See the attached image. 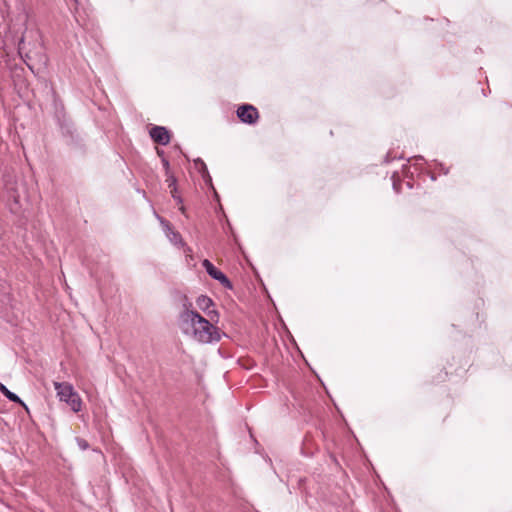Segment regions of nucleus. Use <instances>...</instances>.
<instances>
[{"label":"nucleus","mask_w":512,"mask_h":512,"mask_svg":"<svg viewBox=\"0 0 512 512\" xmlns=\"http://www.w3.org/2000/svg\"><path fill=\"white\" fill-rule=\"evenodd\" d=\"M215 321L205 318L189 306H184L179 314L178 326L189 340L199 344H212L220 341L221 331Z\"/></svg>","instance_id":"obj_1"},{"label":"nucleus","mask_w":512,"mask_h":512,"mask_svg":"<svg viewBox=\"0 0 512 512\" xmlns=\"http://www.w3.org/2000/svg\"><path fill=\"white\" fill-rule=\"evenodd\" d=\"M18 49L30 69L35 63H45L42 35L33 22H26Z\"/></svg>","instance_id":"obj_2"},{"label":"nucleus","mask_w":512,"mask_h":512,"mask_svg":"<svg viewBox=\"0 0 512 512\" xmlns=\"http://www.w3.org/2000/svg\"><path fill=\"white\" fill-rule=\"evenodd\" d=\"M54 388L60 402H64L75 413L82 410V399L72 384L69 382H54Z\"/></svg>","instance_id":"obj_3"},{"label":"nucleus","mask_w":512,"mask_h":512,"mask_svg":"<svg viewBox=\"0 0 512 512\" xmlns=\"http://www.w3.org/2000/svg\"><path fill=\"white\" fill-rule=\"evenodd\" d=\"M197 307L207 315V318H210L211 321H215V323L219 322V312L215 309V304L213 300L206 296L200 295L196 299Z\"/></svg>","instance_id":"obj_4"},{"label":"nucleus","mask_w":512,"mask_h":512,"mask_svg":"<svg viewBox=\"0 0 512 512\" xmlns=\"http://www.w3.org/2000/svg\"><path fill=\"white\" fill-rule=\"evenodd\" d=\"M239 119L248 124H253L258 119V111L252 105H242L237 109Z\"/></svg>","instance_id":"obj_5"},{"label":"nucleus","mask_w":512,"mask_h":512,"mask_svg":"<svg viewBox=\"0 0 512 512\" xmlns=\"http://www.w3.org/2000/svg\"><path fill=\"white\" fill-rule=\"evenodd\" d=\"M202 265L205 268L206 272L213 279L219 281L225 287L231 288V283L228 280V278L224 275V273L218 270L208 259L203 260Z\"/></svg>","instance_id":"obj_6"},{"label":"nucleus","mask_w":512,"mask_h":512,"mask_svg":"<svg viewBox=\"0 0 512 512\" xmlns=\"http://www.w3.org/2000/svg\"><path fill=\"white\" fill-rule=\"evenodd\" d=\"M150 136L155 142L161 145H167L170 142L169 132L165 127L162 126L153 127L150 130Z\"/></svg>","instance_id":"obj_7"},{"label":"nucleus","mask_w":512,"mask_h":512,"mask_svg":"<svg viewBox=\"0 0 512 512\" xmlns=\"http://www.w3.org/2000/svg\"><path fill=\"white\" fill-rule=\"evenodd\" d=\"M160 223L165 231L167 238L170 240L171 243H173L174 245L181 246L184 244L181 235L178 232L174 231L168 222L160 218Z\"/></svg>","instance_id":"obj_8"},{"label":"nucleus","mask_w":512,"mask_h":512,"mask_svg":"<svg viewBox=\"0 0 512 512\" xmlns=\"http://www.w3.org/2000/svg\"><path fill=\"white\" fill-rule=\"evenodd\" d=\"M0 391L12 402L19 403L26 407L25 403L13 392H11L4 384L0 383Z\"/></svg>","instance_id":"obj_9"},{"label":"nucleus","mask_w":512,"mask_h":512,"mask_svg":"<svg viewBox=\"0 0 512 512\" xmlns=\"http://www.w3.org/2000/svg\"><path fill=\"white\" fill-rule=\"evenodd\" d=\"M196 165H199L201 167V171L203 173V178L205 179V181H211V178L208 174V171H207V168H206V165L204 164V162H202L201 160H198L196 161Z\"/></svg>","instance_id":"obj_10"},{"label":"nucleus","mask_w":512,"mask_h":512,"mask_svg":"<svg viewBox=\"0 0 512 512\" xmlns=\"http://www.w3.org/2000/svg\"><path fill=\"white\" fill-rule=\"evenodd\" d=\"M167 181L169 182V187H173V191H172L173 198H175L179 203H181V199L179 197H177L174 193V191L176 190V187H175L176 179L173 176H170L167 179Z\"/></svg>","instance_id":"obj_11"},{"label":"nucleus","mask_w":512,"mask_h":512,"mask_svg":"<svg viewBox=\"0 0 512 512\" xmlns=\"http://www.w3.org/2000/svg\"><path fill=\"white\" fill-rule=\"evenodd\" d=\"M77 443L82 450H86L88 448V443L84 439H77Z\"/></svg>","instance_id":"obj_12"},{"label":"nucleus","mask_w":512,"mask_h":512,"mask_svg":"<svg viewBox=\"0 0 512 512\" xmlns=\"http://www.w3.org/2000/svg\"><path fill=\"white\" fill-rule=\"evenodd\" d=\"M163 164H164V167H165L166 169H168V168H169V162H168L167 160H165V159H164V160H163Z\"/></svg>","instance_id":"obj_13"}]
</instances>
